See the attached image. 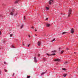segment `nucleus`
Returning a JSON list of instances; mask_svg holds the SVG:
<instances>
[{
  "instance_id": "1",
  "label": "nucleus",
  "mask_w": 78,
  "mask_h": 78,
  "mask_svg": "<svg viewBox=\"0 0 78 78\" xmlns=\"http://www.w3.org/2000/svg\"><path fill=\"white\" fill-rule=\"evenodd\" d=\"M71 13H72V9H70L69 10V12H68V17H70V15L71 14Z\"/></svg>"
},
{
  "instance_id": "2",
  "label": "nucleus",
  "mask_w": 78,
  "mask_h": 78,
  "mask_svg": "<svg viewBox=\"0 0 78 78\" xmlns=\"http://www.w3.org/2000/svg\"><path fill=\"white\" fill-rule=\"evenodd\" d=\"M34 62H35L36 63H37V59H36V57H34Z\"/></svg>"
},
{
  "instance_id": "3",
  "label": "nucleus",
  "mask_w": 78,
  "mask_h": 78,
  "mask_svg": "<svg viewBox=\"0 0 78 78\" xmlns=\"http://www.w3.org/2000/svg\"><path fill=\"white\" fill-rule=\"evenodd\" d=\"M49 5H51V3H53V0H50L49 1Z\"/></svg>"
},
{
  "instance_id": "4",
  "label": "nucleus",
  "mask_w": 78,
  "mask_h": 78,
  "mask_svg": "<svg viewBox=\"0 0 78 78\" xmlns=\"http://www.w3.org/2000/svg\"><path fill=\"white\" fill-rule=\"evenodd\" d=\"M71 33L72 34H73L74 33V30H73V28H72L71 30Z\"/></svg>"
},
{
  "instance_id": "5",
  "label": "nucleus",
  "mask_w": 78,
  "mask_h": 78,
  "mask_svg": "<svg viewBox=\"0 0 78 78\" xmlns=\"http://www.w3.org/2000/svg\"><path fill=\"white\" fill-rule=\"evenodd\" d=\"M55 61H57V62H59L60 61V59L58 58L57 59H55Z\"/></svg>"
},
{
  "instance_id": "6",
  "label": "nucleus",
  "mask_w": 78,
  "mask_h": 78,
  "mask_svg": "<svg viewBox=\"0 0 78 78\" xmlns=\"http://www.w3.org/2000/svg\"><path fill=\"white\" fill-rule=\"evenodd\" d=\"M41 41H38V46H40V45H41Z\"/></svg>"
},
{
  "instance_id": "7",
  "label": "nucleus",
  "mask_w": 78,
  "mask_h": 78,
  "mask_svg": "<svg viewBox=\"0 0 78 78\" xmlns=\"http://www.w3.org/2000/svg\"><path fill=\"white\" fill-rule=\"evenodd\" d=\"M46 26L47 27H49L50 26V24L49 23H47L46 24Z\"/></svg>"
},
{
  "instance_id": "8",
  "label": "nucleus",
  "mask_w": 78,
  "mask_h": 78,
  "mask_svg": "<svg viewBox=\"0 0 78 78\" xmlns=\"http://www.w3.org/2000/svg\"><path fill=\"white\" fill-rule=\"evenodd\" d=\"M23 26H24V24H22L21 26L20 27V29H22V28H23Z\"/></svg>"
},
{
  "instance_id": "9",
  "label": "nucleus",
  "mask_w": 78,
  "mask_h": 78,
  "mask_svg": "<svg viewBox=\"0 0 78 78\" xmlns=\"http://www.w3.org/2000/svg\"><path fill=\"white\" fill-rule=\"evenodd\" d=\"M19 2V0H16L15 2V4H16V3H17Z\"/></svg>"
},
{
  "instance_id": "10",
  "label": "nucleus",
  "mask_w": 78,
  "mask_h": 78,
  "mask_svg": "<svg viewBox=\"0 0 78 78\" xmlns=\"http://www.w3.org/2000/svg\"><path fill=\"white\" fill-rule=\"evenodd\" d=\"M13 12H14V11H13L12 12H11L10 13L11 16H13Z\"/></svg>"
},
{
  "instance_id": "11",
  "label": "nucleus",
  "mask_w": 78,
  "mask_h": 78,
  "mask_svg": "<svg viewBox=\"0 0 78 78\" xmlns=\"http://www.w3.org/2000/svg\"><path fill=\"white\" fill-rule=\"evenodd\" d=\"M47 72V70L46 71V72ZM43 72L41 74V75H44V74H45V73H46V72Z\"/></svg>"
},
{
  "instance_id": "12",
  "label": "nucleus",
  "mask_w": 78,
  "mask_h": 78,
  "mask_svg": "<svg viewBox=\"0 0 78 78\" xmlns=\"http://www.w3.org/2000/svg\"><path fill=\"white\" fill-rule=\"evenodd\" d=\"M67 33V32H64L62 33V34H66Z\"/></svg>"
},
{
  "instance_id": "13",
  "label": "nucleus",
  "mask_w": 78,
  "mask_h": 78,
  "mask_svg": "<svg viewBox=\"0 0 78 78\" xmlns=\"http://www.w3.org/2000/svg\"><path fill=\"white\" fill-rule=\"evenodd\" d=\"M43 60L44 61H47V59H46V58H43Z\"/></svg>"
},
{
  "instance_id": "14",
  "label": "nucleus",
  "mask_w": 78,
  "mask_h": 78,
  "mask_svg": "<svg viewBox=\"0 0 78 78\" xmlns=\"http://www.w3.org/2000/svg\"><path fill=\"white\" fill-rule=\"evenodd\" d=\"M55 41V38H54L52 41H51V42H53V41Z\"/></svg>"
},
{
  "instance_id": "15",
  "label": "nucleus",
  "mask_w": 78,
  "mask_h": 78,
  "mask_svg": "<svg viewBox=\"0 0 78 78\" xmlns=\"http://www.w3.org/2000/svg\"><path fill=\"white\" fill-rule=\"evenodd\" d=\"M46 8L48 11L49 9V8L48 7H46Z\"/></svg>"
},
{
  "instance_id": "16",
  "label": "nucleus",
  "mask_w": 78,
  "mask_h": 78,
  "mask_svg": "<svg viewBox=\"0 0 78 78\" xmlns=\"http://www.w3.org/2000/svg\"><path fill=\"white\" fill-rule=\"evenodd\" d=\"M64 52V51H61L60 53H61V54H62V53H63Z\"/></svg>"
},
{
  "instance_id": "17",
  "label": "nucleus",
  "mask_w": 78,
  "mask_h": 78,
  "mask_svg": "<svg viewBox=\"0 0 78 78\" xmlns=\"http://www.w3.org/2000/svg\"><path fill=\"white\" fill-rule=\"evenodd\" d=\"M56 51L54 50L52 51L51 52L52 53H55V52H56Z\"/></svg>"
},
{
  "instance_id": "18",
  "label": "nucleus",
  "mask_w": 78,
  "mask_h": 78,
  "mask_svg": "<svg viewBox=\"0 0 78 78\" xmlns=\"http://www.w3.org/2000/svg\"><path fill=\"white\" fill-rule=\"evenodd\" d=\"M66 76L67 74H65L63 75V76H64V77H66Z\"/></svg>"
},
{
  "instance_id": "19",
  "label": "nucleus",
  "mask_w": 78,
  "mask_h": 78,
  "mask_svg": "<svg viewBox=\"0 0 78 78\" xmlns=\"http://www.w3.org/2000/svg\"><path fill=\"white\" fill-rule=\"evenodd\" d=\"M55 55H56V54H55V53L54 54H52L51 55V56H52V55L55 56Z\"/></svg>"
},
{
  "instance_id": "20",
  "label": "nucleus",
  "mask_w": 78,
  "mask_h": 78,
  "mask_svg": "<svg viewBox=\"0 0 78 78\" xmlns=\"http://www.w3.org/2000/svg\"><path fill=\"white\" fill-rule=\"evenodd\" d=\"M46 55H48V56H51V55H50V54H48V53H47L46 54Z\"/></svg>"
},
{
  "instance_id": "21",
  "label": "nucleus",
  "mask_w": 78,
  "mask_h": 78,
  "mask_svg": "<svg viewBox=\"0 0 78 78\" xmlns=\"http://www.w3.org/2000/svg\"><path fill=\"white\" fill-rule=\"evenodd\" d=\"M62 69L63 70H65V71L66 70V69L65 68H62Z\"/></svg>"
},
{
  "instance_id": "22",
  "label": "nucleus",
  "mask_w": 78,
  "mask_h": 78,
  "mask_svg": "<svg viewBox=\"0 0 78 78\" xmlns=\"http://www.w3.org/2000/svg\"><path fill=\"white\" fill-rule=\"evenodd\" d=\"M17 15V13H16L14 14V16H16Z\"/></svg>"
},
{
  "instance_id": "23",
  "label": "nucleus",
  "mask_w": 78,
  "mask_h": 78,
  "mask_svg": "<svg viewBox=\"0 0 78 78\" xmlns=\"http://www.w3.org/2000/svg\"><path fill=\"white\" fill-rule=\"evenodd\" d=\"M30 78V76H27V78Z\"/></svg>"
},
{
  "instance_id": "24",
  "label": "nucleus",
  "mask_w": 78,
  "mask_h": 78,
  "mask_svg": "<svg viewBox=\"0 0 78 78\" xmlns=\"http://www.w3.org/2000/svg\"><path fill=\"white\" fill-rule=\"evenodd\" d=\"M12 48H15V47H14L13 45H12Z\"/></svg>"
},
{
  "instance_id": "25",
  "label": "nucleus",
  "mask_w": 78,
  "mask_h": 78,
  "mask_svg": "<svg viewBox=\"0 0 78 78\" xmlns=\"http://www.w3.org/2000/svg\"><path fill=\"white\" fill-rule=\"evenodd\" d=\"M12 34H10V37H12Z\"/></svg>"
},
{
  "instance_id": "26",
  "label": "nucleus",
  "mask_w": 78,
  "mask_h": 78,
  "mask_svg": "<svg viewBox=\"0 0 78 78\" xmlns=\"http://www.w3.org/2000/svg\"><path fill=\"white\" fill-rule=\"evenodd\" d=\"M67 62H65V63H64V64H67Z\"/></svg>"
},
{
  "instance_id": "27",
  "label": "nucleus",
  "mask_w": 78,
  "mask_h": 78,
  "mask_svg": "<svg viewBox=\"0 0 78 78\" xmlns=\"http://www.w3.org/2000/svg\"><path fill=\"white\" fill-rule=\"evenodd\" d=\"M24 20H25L26 19L25 18V16H24Z\"/></svg>"
},
{
  "instance_id": "28",
  "label": "nucleus",
  "mask_w": 78,
  "mask_h": 78,
  "mask_svg": "<svg viewBox=\"0 0 78 78\" xmlns=\"http://www.w3.org/2000/svg\"><path fill=\"white\" fill-rule=\"evenodd\" d=\"M48 18H46L45 20L47 21V20H48Z\"/></svg>"
},
{
  "instance_id": "29",
  "label": "nucleus",
  "mask_w": 78,
  "mask_h": 78,
  "mask_svg": "<svg viewBox=\"0 0 78 78\" xmlns=\"http://www.w3.org/2000/svg\"><path fill=\"white\" fill-rule=\"evenodd\" d=\"M61 48H59V51H60V49H61Z\"/></svg>"
},
{
  "instance_id": "30",
  "label": "nucleus",
  "mask_w": 78,
  "mask_h": 78,
  "mask_svg": "<svg viewBox=\"0 0 78 78\" xmlns=\"http://www.w3.org/2000/svg\"><path fill=\"white\" fill-rule=\"evenodd\" d=\"M30 45V44H28V45L27 46L28 47H29Z\"/></svg>"
},
{
  "instance_id": "31",
  "label": "nucleus",
  "mask_w": 78,
  "mask_h": 78,
  "mask_svg": "<svg viewBox=\"0 0 78 78\" xmlns=\"http://www.w3.org/2000/svg\"><path fill=\"white\" fill-rule=\"evenodd\" d=\"M41 55V54H38V56H40V55Z\"/></svg>"
},
{
  "instance_id": "32",
  "label": "nucleus",
  "mask_w": 78,
  "mask_h": 78,
  "mask_svg": "<svg viewBox=\"0 0 78 78\" xmlns=\"http://www.w3.org/2000/svg\"><path fill=\"white\" fill-rule=\"evenodd\" d=\"M4 63L5 64H6V62H4Z\"/></svg>"
},
{
  "instance_id": "33",
  "label": "nucleus",
  "mask_w": 78,
  "mask_h": 78,
  "mask_svg": "<svg viewBox=\"0 0 78 78\" xmlns=\"http://www.w3.org/2000/svg\"><path fill=\"white\" fill-rule=\"evenodd\" d=\"M5 72H7V70H6V69H5Z\"/></svg>"
},
{
  "instance_id": "34",
  "label": "nucleus",
  "mask_w": 78,
  "mask_h": 78,
  "mask_svg": "<svg viewBox=\"0 0 78 78\" xmlns=\"http://www.w3.org/2000/svg\"><path fill=\"white\" fill-rule=\"evenodd\" d=\"M14 74H15L14 73H13L12 75V76H14Z\"/></svg>"
},
{
  "instance_id": "35",
  "label": "nucleus",
  "mask_w": 78,
  "mask_h": 78,
  "mask_svg": "<svg viewBox=\"0 0 78 78\" xmlns=\"http://www.w3.org/2000/svg\"><path fill=\"white\" fill-rule=\"evenodd\" d=\"M31 28L32 29L34 28V27L33 26L32 27H31Z\"/></svg>"
},
{
  "instance_id": "36",
  "label": "nucleus",
  "mask_w": 78,
  "mask_h": 78,
  "mask_svg": "<svg viewBox=\"0 0 78 78\" xmlns=\"http://www.w3.org/2000/svg\"><path fill=\"white\" fill-rule=\"evenodd\" d=\"M1 34H2L1 33V31H0V35H1Z\"/></svg>"
},
{
  "instance_id": "37",
  "label": "nucleus",
  "mask_w": 78,
  "mask_h": 78,
  "mask_svg": "<svg viewBox=\"0 0 78 78\" xmlns=\"http://www.w3.org/2000/svg\"><path fill=\"white\" fill-rule=\"evenodd\" d=\"M23 46H24V44H23Z\"/></svg>"
},
{
  "instance_id": "38",
  "label": "nucleus",
  "mask_w": 78,
  "mask_h": 78,
  "mask_svg": "<svg viewBox=\"0 0 78 78\" xmlns=\"http://www.w3.org/2000/svg\"><path fill=\"white\" fill-rule=\"evenodd\" d=\"M66 50H69V48H66Z\"/></svg>"
},
{
  "instance_id": "39",
  "label": "nucleus",
  "mask_w": 78,
  "mask_h": 78,
  "mask_svg": "<svg viewBox=\"0 0 78 78\" xmlns=\"http://www.w3.org/2000/svg\"><path fill=\"white\" fill-rule=\"evenodd\" d=\"M29 37H30V35H29Z\"/></svg>"
},
{
  "instance_id": "40",
  "label": "nucleus",
  "mask_w": 78,
  "mask_h": 78,
  "mask_svg": "<svg viewBox=\"0 0 78 78\" xmlns=\"http://www.w3.org/2000/svg\"><path fill=\"white\" fill-rule=\"evenodd\" d=\"M35 31H37V30L36 29H35Z\"/></svg>"
},
{
  "instance_id": "41",
  "label": "nucleus",
  "mask_w": 78,
  "mask_h": 78,
  "mask_svg": "<svg viewBox=\"0 0 78 78\" xmlns=\"http://www.w3.org/2000/svg\"><path fill=\"white\" fill-rule=\"evenodd\" d=\"M0 17H2V15H0Z\"/></svg>"
},
{
  "instance_id": "42",
  "label": "nucleus",
  "mask_w": 78,
  "mask_h": 78,
  "mask_svg": "<svg viewBox=\"0 0 78 78\" xmlns=\"http://www.w3.org/2000/svg\"><path fill=\"white\" fill-rule=\"evenodd\" d=\"M18 27H19V26H20V25H18Z\"/></svg>"
},
{
  "instance_id": "43",
  "label": "nucleus",
  "mask_w": 78,
  "mask_h": 78,
  "mask_svg": "<svg viewBox=\"0 0 78 78\" xmlns=\"http://www.w3.org/2000/svg\"><path fill=\"white\" fill-rule=\"evenodd\" d=\"M74 53H76V52H74Z\"/></svg>"
},
{
  "instance_id": "44",
  "label": "nucleus",
  "mask_w": 78,
  "mask_h": 78,
  "mask_svg": "<svg viewBox=\"0 0 78 78\" xmlns=\"http://www.w3.org/2000/svg\"><path fill=\"white\" fill-rule=\"evenodd\" d=\"M35 36H37V35H36V34H35Z\"/></svg>"
},
{
  "instance_id": "45",
  "label": "nucleus",
  "mask_w": 78,
  "mask_h": 78,
  "mask_svg": "<svg viewBox=\"0 0 78 78\" xmlns=\"http://www.w3.org/2000/svg\"><path fill=\"white\" fill-rule=\"evenodd\" d=\"M36 27L35 28V30H36Z\"/></svg>"
}]
</instances>
